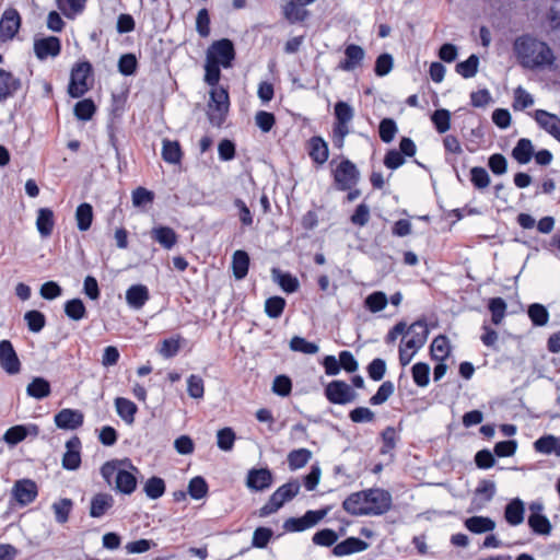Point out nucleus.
Returning <instances> with one entry per match:
<instances>
[{"label":"nucleus","mask_w":560,"mask_h":560,"mask_svg":"<svg viewBox=\"0 0 560 560\" xmlns=\"http://www.w3.org/2000/svg\"><path fill=\"white\" fill-rule=\"evenodd\" d=\"M518 63L529 70L551 68L556 56L550 46L530 35L518 36L513 43Z\"/></svg>","instance_id":"nucleus-1"},{"label":"nucleus","mask_w":560,"mask_h":560,"mask_svg":"<svg viewBox=\"0 0 560 560\" xmlns=\"http://www.w3.org/2000/svg\"><path fill=\"white\" fill-rule=\"evenodd\" d=\"M392 506L388 491L374 488L351 493L342 503V508L351 515H383Z\"/></svg>","instance_id":"nucleus-2"},{"label":"nucleus","mask_w":560,"mask_h":560,"mask_svg":"<svg viewBox=\"0 0 560 560\" xmlns=\"http://www.w3.org/2000/svg\"><path fill=\"white\" fill-rule=\"evenodd\" d=\"M235 58L233 43L228 38L213 42L207 49L205 63V82L211 86L218 85L220 67L230 68Z\"/></svg>","instance_id":"nucleus-3"},{"label":"nucleus","mask_w":560,"mask_h":560,"mask_svg":"<svg viewBox=\"0 0 560 560\" xmlns=\"http://www.w3.org/2000/svg\"><path fill=\"white\" fill-rule=\"evenodd\" d=\"M137 472H139L138 468L128 458L109 460L101 467V475L104 480L108 485H112L114 480V489L128 495L137 489Z\"/></svg>","instance_id":"nucleus-4"},{"label":"nucleus","mask_w":560,"mask_h":560,"mask_svg":"<svg viewBox=\"0 0 560 560\" xmlns=\"http://www.w3.org/2000/svg\"><path fill=\"white\" fill-rule=\"evenodd\" d=\"M301 485L298 479H291L287 483L280 486L269 498L268 502L264 504L258 515L260 517L269 516L281 509L284 503L291 501L300 492Z\"/></svg>","instance_id":"nucleus-5"},{"label":"nucleus","mask_w":560,"mask_h":560,"mask_svg":"<svg viewBox=\"0 0 560 560\" xmlns=\"http://www.w3.org/2000/svg\"><path fill=\"white\" fill-rule=\"evenodd\" d=\"M92 65L89 61L77 62L70 73L68 93L73 98L83 96L91 88Z\"/></svg>","instance_id":"nucleus-6"},{"label":"nucleus","mask_w":560,"mask_h":560,"mask_svg":"<svg viewBox=\"0 0 560 560\" xmlns=\"http://www.w3.org/2000/svg\"><path fill=\"white\" fill-rule=\"evenodd\" d=\"M354 117V110L347 102L339 101L335 105L336 121L332 128V142L335 147L342 148L345 138L349 135V124Z\"/></svg>","instance_id":"nucleus-7"},{"label":"nucleus","mask_w":560,"mask_h":560,"mask_svg":"<svg viewBox=\"0 0 560 560\" xmlns=\"http://www.w3.org/2000/svg\"><path fill=\"white\" fill-rule=\"evenodd\" d=\"M212 88L207 114L212 126L221 127L229 112V93L223 88L217 85Z\"/></svg>","instance_id":"nucleus-8"},{"label":"nucleus","mask_w":560,"mask_h":560,"mask_svg":"<svg viewBox=\"0 0 560 560\" xmlns=\"http://www.w3.org/2000/svg\"><path fill=\"white\" fill-rule=\"evenodd\" d=\"M38 495L36 482L28 478L16 480L11 489V505L24 508L33 503Z\"/></svg>","instance_id":"nucleus-9"},{"label":"nucleus","mask_w":560,"mask_h":560,"mask_svg":"<svg viewBox=\"0 0 560 560\" xmlns=\"http://www.w3.org/2000/svg\"><path fill=\"white\" fill-rule=\"evenodd\" d=\"M359 178V170L350 160H342L334 170V180L339 190H350Z\"/></svg>","instance_id":"nucleus-10"},{"label":"nucleus","mask_w":560,"mask_h":560,"mask_svg":"<svg viewBox=\"0 0 560 560\" xmlns=\"http://www.w3.org/2000/svg\"><path fill=\"white\" fill-rule=\"evenodd\" d=\"M325 396L336 405H346L357 398L355 392L343 381H332L325 387Z\"/></svg>","instance_id":"nucleus-11"},{"label":"nucleus","mask_w":560,"mask_h":560,"mask_svg":"<svg viewBox=\"0 0 560 560\" xmlns=\"http://www.w3.org/2000/svg\"><path fill=\"white\" fill-rule=\"evenodd\" d=\"M327 514V510L307 511L302 517H290L283 523L287 532H303L315 526Z\"/></svg>","instance_id":"nucleus-12"},{"label":"nucleus","mask_w":560,"mask_h":560,"mask_svg":"<svg viewBox=\"0 0 560 560\" xmlns=\"http://www.w3.org/2000/svg\"><path fill=\"white\" fill-rule=\"evenodd\" d=\"M407 339H402L401 343L406 345L407 348L417 352L421 349L429 336V329L425 320H416L408 329L405 330Z\"/></svg>","instance_id":"nucleus-13"},{"label":"nucleus","mask_w":560,"mask_h":560,"mask_svg":"<svg viewBox=\"0 0 560 560\" xmlns=\"http://www.w3.org/2000/svg\"><path fill=\"white\" fill-rule=\"evenodd\" d=\"M21 26V16L18 10L7 9L0 19V42L12 40Z\"/></svg>","instance_id":"nucleus-14"},{"label":"nucleus","mask_w":560,"mask_h":560,"mask_svg":"<svg viewBox=\"0 0 560 560\" xmlns=\"http://www.w3.org/2000/svg\"><path fill=\"white\" fill-rule=\"evenodd\" d=\"M33 48L36 58L43 61L47 58H56L59 56L61 42L56 36L35 38Z\"/></svg>","instance_id":"nucleus-15"},{"label":"nucleus","mask_w":560,"mask_h":560,"mask_svg":"<svg viewBox=\"0 0 560 560\" xmlns=\"http://www.w3.org/2000/svg\"><path fill=\"white\" fill-rule=\"evenodd\" d=\"M0 366L10 375L18 374L21 371L20 359L9 340L0 341Z\"/></svg>","instance_id":"nucleus-16"},{"label":"nucleus","mask_w":560,"mask_h":560,"mask_svg":"<svg viewBox=\"0 0 560 560\" xmlns=\"http://www.w3.org/2000/svg\"><path fill=\"white\" fill-rule=\"evenodd\" d=\"M57 428L62 430H77L82 427L84 415L79 409L63 408L54 417Z\"/></svg>","instance_id":"nucleus-17"},{"label":"nucleus","mask_w":560,"mask_h":560,"mask_svg":"<svg viewBox=\"0 0 560 560\" xmlns=\"http://www.w3.org/2000/svg\"><path fill=\"white\" fill-rule=\"evenodd\" d=\"M81 441L72 436L66 442V452L62 456V467L67 470H77L81 465Z\"/></svg>","instance_id":"nucleus-18"},{"label":"nucleus","mask_w":560,"mask_h":560,"mask_svg":"<svg viewBox=\"0 0 560 560\" xmlns=\"http://www.w3.org/2000/svg\"><path fill=\"white\" fill-rule=\"evenodd\" d=\"M272 472L268 468H253L248 471L246 486L253 491H264L272 483Z\"/></svg>","instance_id":"nucleus-19"},{"label":"nucleus","mask_w":560,"mask_h":560,"mask_svg":"<svg viewBox=\"0 0 560 560\" xmlns=\"http://www.w3.org/2000/svg\"><path fill=\"white\" fill-rule=\"evenodd\" d=\"M22 88V81L12 72L0 69V102L13 97Z\"/></svg>","instance_id":"nucleus-20"},{"label":"nucleus","mask_w":560,"mask_h":560,"mask_svg":"<svg viewBox=\"0 0 560 560\" xmlns=\"http://www.w3.org/2000/svg\"><path fill=\"white\" fill-rule=\"evenodd\" d=\"M364 49L355 44H350L345 49V59L339 62L338 69L342 71H353L361 66L364 60Z\"/></svg>","instance_id":"nucleus-21"},{"label":"nucleus","mask_w":560,"mask_h":560,"mask_svg":"<svg viewBox=\"0 0 560 560\" xmlns=\"http://www.w3.org/2000/svg\"><path fill=\"white\" fill-rule=\"evenodd\" d=\"M39 433V430H38V427L35 425V424H19V425H14V427H11L9 428L4 435H3V441L13 446V445H16L18 443L22 442L23 440H25V438L27 435H33V436H37Z\"/></svg>","instance_id":"nucleus-22"},{"label":"nucleus","mask_w":560,"mask_h":560,"mask_svg":"<svg viewBox=\"0 0 560 560\" xmlns=\"http://www.w3.org/2000/svg\"><path fill=\"white\" fill-rule=\"evenodd\" d=\"M535 120L541 129L560 141V118L544 109L535 112Z\"/></svg>","instance_id":"nucleus-23"},{"label":"nucleus","mask_w":560,"mask_h":560,"mask_svg":"<svg viewBox=\"0 0 560 560\" xmlns=\"http://www.w3.org/2000/svg\"><path fill=\"white\" fill-rule=\"evenodd\" d=\"M504 520L510 526H518L525 520V503L520 498H514L505 505Z\"/></svg>","instance_id":"nucleus-24"},{"label":"nucleus","mask_w":560,"mask_h":560,"mask_svg":"<svg viewBox=\"0 0 560 560\" xmlns=\"http://www.w3.org/2000/svg\"><path fill=\"white\" fill-rule=\"evenodd\" d=\"M149 299V290L143 284H133L126 291V302L133 310L142 308Z\"/></svg>","instance_id":"nucleus-25"},{"label":"nucleus","mask_w":560,"mask_h":560,"mask_svg":"<svg viewBox=\"0 0 560 560\" xmlns=\"http://www.w3.org/2000/svg\"><path fill=\"white\" fill-rule=\"evenodd\" d=\"M114 505V498L109 493L100 492L91 499L90 516L100 518Z\"/></svg>","instance_id":"nucleus-26"},{"label":"nucleus","mask_w":560,"mask_h":560,"mask_svg":"<svg viewBox=\"0 0 560 560\" xmlns=\"http://www.w3.org/2000/svg\"><path fill=\"white\" fill-rule=\"evenodd\" d=\"M369 544L357 537H349L341 542L335 545L332 553L336 557H345L351 553L361 552L366 550Z\"/></svg>","instance_id":"nucleus-27"},{"label":"nucleus","mask_w":560,"mask_h":560,"mask_svg":"<svg viewBox=\"0 0 560 560\" xmlns=\"http://www.w3.org/2000/svg\"><path fill=\"white\" fill-rule=\"evenodd\" d=\"M55 226L54 212L49 208H39L37 210L36 229L43 238L51 235Z\"/></svg>","instance_id":"nucleus-28"},{"label":"nucleus","mask_w":560,"mask_h":560,"mask_svg":"<svg viewBox=\"0 0 560 560\" xmlns=\"http://www.w3.org/2000/svg\"><path fill=\"white\" fill-rule=\"evenodd\" d=\"M308 149L310 156L315 163L322 165L328 160V144L322 137H312L308 141Z\"/></svg>","instance_id":"nucleus-29"},{"label":"nucleus","mask_w":560,"mask_h":560,"mask_svg":"<svg viewBox=\"0 0 560 560\" xmlns=\"http://www.w3.org/2000/svg\"><path fill=\"white\" fill-rule=\"evenodd\" d=\"M534 448L540 454L560 456V436L552 434L544 435L534 442Z\"/></svg>","instance_id":"nucleus-30"},{"label":"nucleus","mask_w":560,"mask_h":560,"mask_svg":"<svg viewBox=\"0 0 560 560\" xmlns=\"http://www.w3.org/2000/svg\"><path fill=\"white\" fill-rule=\"evenodd\" d=\"M151 237L165 249H171L177 243L176 232L168 226H155L151 230Z\"/></svg>","instance_id":"nucleus-31"},{"label":"nucleus","mask_w":560,"mask_h":560,"mask_svg":"<svg viewBox=\"0 0 560 560\" xmlns=\"http://www.w3.org/2000/svg\"><path fill=\"white\" fill-rule=\"evenodd\" d=\"M115 407L117 415L127 424H132L135 422V416L138 411V407L133 401L124 397H117L115 399Z\"/></svg>","instance_id":"nucleus-32"},{"label":"nucleus","mask_w":560,"mask_h":560,"mask_svg":"<svg viewBox=\"0 0 560 560\" xmlns=\"http://www.w3.org/2000/svg\"><path fill=\"white\" fill-rule=\"evenodd\" d=\"M534 155V147L529 139L522 138L512 150V156L520 164H527Z\"/></svg>","instance_id":"nucleus-33"},{"label":"nucleus","mask_w":560,"mask_h":560,"mask_svg":"<svg viewBox=\"0 0 560 560\" xmlns=\"http://www.w3.org/2000/svg\"><path fill=\"white\" fill-rule=\"evenodd\" d=\"M468 530L475 534L491 532L495 527V522L486 516H471L465 521Z\"/></svg>","instance_id":"nucleus-34"},{"label":"nucleus","mask_w":560,"mask_h":560,"mask_svg":"<svg viewBox=\"0 0 560 560\" xmlns=\"http://www.w3.org/2000/svg\"><path fill=\"white\" fill-rule=\"evenodd\" d=\"M249 267V256L244 250H236L232 258L233 275L236 279L241 280L247 276Z\"/></svg>","instance_id":"nucleus-35"},{"label":"nucleus","mask_w":560,"mask_h":560,"mask_svg":"<svg viewBox=\"0 0 560 560\" xmlns=\"http://www.w3.org/2000/svg\"><path fill=\"white\" fill-rule=\"evenodd\" d=\"M272 279L281 287L287 293H293L299 289V280L289 272H282L277 268H273Z\"/></svg>","instance_id":"nucleus-36"},{"label":"nucleus","mask_w":560,"mask_h":560,"mask_svg":"<svg viewBox=\"0 0 560 560\" xmlns=\"http://www.w3.org/2000/svg\"><path fill=\"white\" fill-rule=\"evenodd\" d=\"M75 221L78 230L81 232L88 231L93 222V208L90 203L83 202L78 206L75 210Z\"/></svg>","instance_id":"nucleus-37"},{"label":"nucleus","mask_w":560,"mask_h":560,"mask_svg":"<svg viewBox=\"0 0 560 560\" xmlns=\"http://www.w3.org/2000/svg\"><path fill=\"white\" fill-rule=\"evenodd\" d=\"M430 351L433 360L441 362L446 360L451 352L448 339L443 335L435 337L431 343Z\"/></svg>","instance_id":"nucleus-38"},{"label":"nucleus","mask_w":560,"mask_h":560,"mask_svg":"<svg viewBox=\"0 0 560 560\" xmlns=\"http://www.w3.org/2000/svg\"><path fill=\"white\" fill-rule=\"evenodd\" d=\"M527 523L536 535L549 536L552 532V525L546 515H529Z\"/></svg>","instance_id":"nucleus-39"},{"label":"nucleus","mask_w":560,"mask_h":560,"mask_svg":"<svg viewBox=\"0 0 560 560\" xmlns=\"http://www.w3.org/2000/svg\"><path fill=\"white\" fill-rule=\"evenodd\" d=\"M56 2L58 9L68 19H74L82 13L86 4V0H57Z\"/></svg>","instance_id":"nucleus-40"},{"label":"nucleus","mask_w":560,"mask_h":560,"mask_svg":"<svg viewBox=\"0 0 560 560\" xmlns=\"http://www.w3.org/2000/svg\"><path fill=\"white\" fill-rule=\"evenodd\" d=\"M26 392L33 398L43 399L50 395V384L43 377H35L27 385Z\"/></svg>","instance_id":"nucleus-41"},{"label":"nucleus","mask_w":560,"mask_h":560,"mask_svg":"<svg viewBox=\"0 0 560 560\" xmlns=\"http://www.w3.org/2000/svg\"><path fill=\"white\" fill-rule=\"evenodd\" d=\"M162 158L166 163L178 164L182 160V150L177 141L163 140Z\"/></svg>","instance_id":"nucleus-42"},{"label":"nucleus","mask_w":560,"mask_h":560,"mask_svg":"<svg viewBox=\"0 0 560 560\" xmlns=\"http://www.w3.org/2000/svg\"><path fill=\"white\" fill-rule=\"evenodd\" d=\"M312 458V452L307 448L293 450L288 455L290 470H296L304 467Z\"/></svg>","instance_id":"nucleus-43"},{"label":"nucleus","mask_w":560,"mask_h":560,"mask_svg":"<svg viewBox=\"0 0 560 560\" xmlns=\"http://www.w3.org/2000/svg\"><path fill=\"white\" fill-rule=\"evenodd\" d=\"M388 303L387 295L383 291H375L369 294L364 300V306L371 313L383 311Z\"/></svg>","instance_id":"nucleus-44"},{"label":"nucleus","mask_w":560,"mask_h":560,"mask_svg":"<svg viewBox=\"0 0 560 560\" xmlns=\"http://www.w3.org/2000/svg\"><path fill=\"white\" fill-rule=\"evenodd\" d=\"M65 313L73 320H81L86 316V308L82 300L72 299L65 303Z\"/></svg>","instance_id":"nucleus-45"},{"label":"nucleus","mask_w":560,"mask_h":560,"mask_svg":"<svg viewBox=\"0 0 560 560\" xmlns=\"http://www.w3.org/2000/svg\"><path fill=\"white\" fill-rule=\"evenodd\" d=\"M479 66V58L476 55H470L465 61L456 65V72L465 79L476 75Z\"/></svg>","instance_id":"nucleus-46"},{"label":"nucleus","mask_w":560,"mask_h":560,"mask_svg":"<svg viewBox=\"0 0 560 560\" xmlns=\"http://www.w3.org/2000/svg\"><path fill=\"white\" fill-rule=\"evenodd\" d=\"M95 112L96 106L91 98H84L74 105V115L79 120H90Z\"/></svg>","instance_id":"nucleus-47"},{"label":"nucleus","mask_w":560,"mask_h":560,"mask_svg":"<svg viewBox=\"0 0 560 560\" xmlns=\"http://www.w3.org/2000/svg\"><path fill=\"white\" fill-rule=\"evenodd\" d=\"M144 492L148 498L156 500L165 492V482L160 477H151L144 485Z\"/></svg>","instance_id":"nucleus-48"},{"label":"nucleus","mask_w":560,"mask_h":560,"mask_svg":"<svg viewBox=\"0 0 560 560\" xmlns=\"http://www.w3.org/2000/svg\"><path fill=\"white\" fill-rule=\"evenodd\" d=\"M491 320L494 325H500L506 314V303L502 298H493L489 302Z\"/></svg>","instance_id":"nucleus-49"},{"label":"nucleus","mask_w":560,"mask_h":560,"mask_svg":"<svg viewBox=\"0 0 560 560\" xmlns=\"http://www.w3.org/2000/svg\"><path fill=\"white\" fill-rule=\"evenodd\" d=\"M236 436L231 428H223L217 432V445L221 451H232Z\"/></svg>","instance_id":"nucleus-50"},{"label":"nucleus","mask_w":560,"mask_h":560,"mask_svg":"<svg viewBox=\"0 0 560 560\" xmlns=\"http://www.w3.org/2000/svg\"><path fill=\"white\" fill-rule=\"evenodd\" d=\"M528 317L535 326H545L549 320V313L547 308L539 304L534 303L528 307Z\"/></svg>","instance_id":"nucleus-51"},{"label":"nucleus","mask_w":560,"mask_h":560,"mask_svg":"<svg viewBox=\"0 0 560 560\" xmlns=\"http://www.w3.org/2000/svg\"><path fill=\"white\" fill-rule=\"evenodd\" d=\"M431 120L439 133H445L451 128V113L447 109H436Z\"/></svg>","instance_id":"nucleus-52"},{"label":"nucleus","mask_w":560,"mask_h":560,"mask_svg":"<svg viewBox=\"0 0 560 560\" xmlns=\"http://www.w3.org/2000/svg\"><path fill=\"white\" fill-rule=\"evenodd\" d=\"M398 131L397 125L392 118H384L380 122L378 133L383 142L389 143L394 140Z\"/></svg>","instance_id":"nucleus-53"},{"label":"nucleus","mask_w":560,"mask_h":560,"mask_svg":"<svg viewBox=\"0 0 560 560\" xmlns=\"http://www.w3.org/2000/svg\"><path fill=\"white\" fill-rule=\"evenodd\" d=\"M285 300L281 296H272L265 302V312L270 318H278L283 313Z\"/></svg>","instance_id":"nucleus-54"},{"label":"nucleus","mask_w":560,"mask_h":560,"mask_svg":"<svg viewBox=\"0 0 560 560\" xmlns=\"http://www.w3.org/2000/svg\"><path fill=\"white\" fill-rule=\"evenodd\" d=\"M412 380L413 382L420 386L425 387L429 384V375H430V366L427 363L418 362L412 369Z\"/></svg>","instance_id":"nucleus-55"},{"label":"nucleus","mask_w":560,"mask_h":560,"mask_svg":"<svg viewBox=\"0 0 560 560\" xmlns=\"http://www.w3.org/2000/svg\"><path fill=\"white\" fill-rule=\"evenodd\" d=\"M56 521L60 524H65L72 509V501L70 499H61L52 504Z\"/></svg>","instance_id":"nucleus-56"},{"label":"nucleus","mask_w":560,"mask_h":560,"mask_svg":"<svg viewBox=\"0 0 560 560\" xmlns=\"http://www.w3.org/2000/svg\"><path fill=\"white\" fill-rule=\"evenodd\" d=\"M188 493L195 500L205 498L208 493V485L202 477H194L188 483Z\"/></svg>","instance_id":"nucleus-57"},{"label":"nucleus","mask_w":560,"mask_h":560,"mask_svg":"<svg viewBox=\"0 0 560 560\" xmlns=\"http://www.w3.org/2000/svg\"><path fill=\"white\" fill-rule=\"evenodd\" d=\"M187 393L191 398L200 399L205 395V383L201 376L191 374L187 378Z\"/></svg>","instance_id":"nucleus-58"},{"label":"nucleus","mask_w":560,"mask_h":560,"mask_svg":"<svg viewBox=\"0 0 560 560\" xmlns=\"http://www.w3.org/2000/svg\"><path fill=\"white\" fill-rule=\"evenodd\" d=\"M180 336L164 339L159 349L160 354L166 359L175 357L180 349Z\"/></svg>","instance_id":"nucleus-59"},{"label":"nucleus","mask_w":560,"mask_h":560,"mask_svg":"<svg viewBox=\"0 0 560 560\" xmlns=\"http://www.w3.org/2000/svg\"><path fill=\"white\" fill-rule=\"evenodd\" d=\"M290 348L293 351L302 352L305 354H315L318 352L319 348L316 343L310 342L302 337H293L290 341Z\"/></svg>","instance_id":"nucleus-60"},{"label":"nucleus","mask_w":560,"mask_h":560,"mask_svg":"<svg viewBox=\"0 0 560 560\" xmlns=\"http://www.w3.org/2000/svg\"><path fill=\"white\" fill-rule=\"evenodd\" d=\"M395 390V386L390 381L384 382L377 389V392L370 398V404L373 406L384 404Z\"/></svg>","instance_id":"nucleus-61"},{"label":"nucleus","mask_w":560,"mask_h":560,"mask_svg":"<svg viewBox=\"0 0 560 560\" xmlns=\"http://www.w3.org/2000/svg\"><path fill=\"white\" fill-rule=\"evenodd\" d=\"M27 327L33 332H39L46 323L45 315L39 311H28L24 315Z\"/></svg>","instance_id":"nucleus-62"},{"label":"nucleus","mask_w":560,"mask_h":560,"mask_svg":"<svg viewBox=\"0 0 560 560\" xmlns=\"http://www.w3.org/2000/svg\"><path fill=\"white\" fill-rule=\"evenodd\" d=\"M470 180L478 189H483L490 184V176L488 172L480 166H475L470 170Z\"/></svg>","instance_id":"nucleus-63"},{"label":"nucleus","mask_w":560,"mask_h":560,"mask_svg":"<svg viewBox=\"0 0 560 560\" xmlns=\"http://www.w3.org/2000/svg\"><path fill=\"white\" fill-rule=\"evenodd\" d=\"M534 104L533 96L522 86H518L514 92V104L515 109L522 110Z\"/></svg>","instance_id":"nucleus-64"}]
</instances>
